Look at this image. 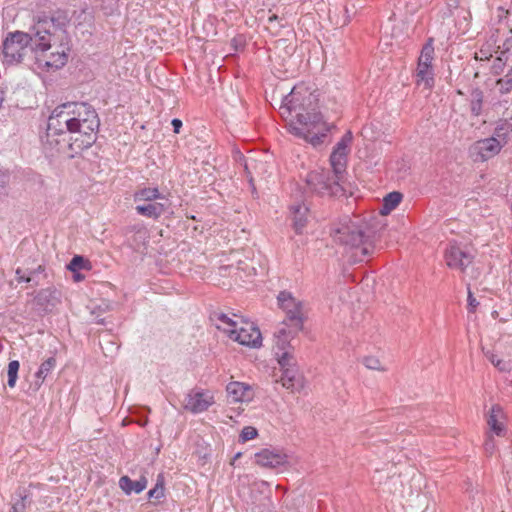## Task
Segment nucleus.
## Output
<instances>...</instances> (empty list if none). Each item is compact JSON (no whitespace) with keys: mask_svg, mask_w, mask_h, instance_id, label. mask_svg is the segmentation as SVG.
Here are the masks:
<instances>
[{"mask_svg":"<svg viewBox=\"0 0 512 512\" xmlns=\"http://www.w3.org/2000/svg\"><path fill=\"white\" fill-rule=\"evenodd\" d=\"M75 279L80 280V279H82V277L78 274V275H75Z\"/></svg>","mask_w":512,"mask_h":512,"instance_id":"obj_48","label":"nucleus"},{"mask_svg":"<svg viewBox=\"0 0 512 512\" xmlns=\"http://www.w3.org/2000/svg\"><path fill=\"white\" fill-rule=\"evenodd\" d=\"M492 137L503 147L512 137V124L507 121L499 124Z\"/></svg>","mask_w":512,"mask_h":512,"instance_id":"obj_24","label":"nucleus"},{"mask_svg":"<svg viewBox=\"0 0 512 512\" xmlns=\"http://www.w3.org/2000/svg\"><path fill=\"white\" fill-rule=\"evenodd\" d=\"M494 436L490 433H486V439L484 442L485 452L492 455L496 450V443L494 441Z\"/></svg>","mask_w":512,"mask_h":512,"instance_id":"obj_36","label":"nucleus"},{"mask_svg":"<svg viewBox=\"0 0 512 512\" xmlns=\"http://www.w3.org/2000/svg\"><path fill=\"white\" fill-rule=\"evenodd\" d=\"M26 497H22L16 503H14L10 509V512H24L26 509Z\"/></svg>","mask_w":512,"mask_h":512,"instance_id":"obj_41","label":"nucleus"},{"mask_svg":"<svg viewBox=\"0 0 512 512\" xmlns=\"http://www.w3.org/2000/svg\"><path fill=\"white\" fill-rule=\"evenodd\" d=\"M482 109V98H477L476 100L471 102V111L475 116L481 114Z\"/></svg>","mask_w":512,"mask_h":512,"instance_id":"obj_42","label":"nucleus"},{"mask_svg":"<svg viewBox=\"0 0 512 512\" xmlns=\"http://www.w3.org/2000/svg\"><path fill=\"white\" fill-rule=\"evenodd\" d=\"M67 143L68 139L66 133H62L54 129L51 130L50 125H48L46 134L42 138L43 150L48 156L54 157L61 153L65 149Z\"/></svg>","mask_w":512,"mask_h":512,"instance_id":"obj_15","label":"nucleus"},{"mask_svg":"<svg viewBox=\"0 0 512 512\" xmlns=\"http://www.w3.org/2000/svg\"><path fill=\"white\" fill-rule=\"evenodd\" d=\"M56 365V359L54 357H50L47 360H45L39 367L38 371L36 372V378L40 380L36 384L40 386L42 382L45 380V378L48 376V374L53 370V368Z\"/></svg>","mask_w":512,"mask_h":512,"instance_id":"obj_27","label":"nucleus"},{"mask_svg":"<svg viewBox=\"0 0 512 512\" xmlns=\"http://www.w3.org/2000/svg\"><path fill=\"white\" fill-rule=\"evenodd\" d=\"M348 149L345 141H339L330 155V165L333 175L340 181L343 180L347 168Z\"/></svg>","mask_w":512,"mask_h":512,"instance_id":"obj_16","label":"nucleus"},{"mask_svg":"<svg viewBox=\"0 0 512 512\" xmlns=\"http://www.w3.org/2000/svg\"><path fill=\"white\" fill-rule=\"evenodd\" d=\"M214 403V396L210 391L193 389L185 398L184 409L198 414L207 411Z\"/></svg>","mask_w":512,"mask_h":512,"instance_id":"obj_13","label":"nucleus"},{"mask_svg":"<svg viewBox=\"0 0 512 512\" xmlns=\"http://www.w3.org/2000/svg\"><path fill=\"white\" fill-rule=\"evenodd\" d=\"M72 112L75 118V133L78 136L70 138L68 148L71 152L78 153L91 147L95 142L100 121L95 109L86 102H72Z\"/></svg>","mask_w":512,"mask_h":512,"instance_id":"obj_5","label":"nucleus"},{"mask_svg":"<svg viewBox=\"0 0 512 512\" xmlns=\"http://www.w3.org/2000/svg\"><path fill=\"white\" fill-rule=\"evenodd\" d=\"M363 364L371 370L384 371L385 369L382 367L380 360L374 356H367L363 359Z\"/></svg>","mask_w":512,"mask_h":512,"instance_id":"obj_34","label":"nucleus"},{"mask_svg":"<svg viewBox=\"0 0 512 512\" xmlns=\"http://www.w3.org/2000/svg\"><path fill=\"white\" fill-rule=\"evenodd\" d=\"M227 396L230 402H248L253 398V390L249 384L233 381L226 386Z\"/></svg>","mask_w":512,"mask_h":512,"instance_id":"obj_19","label":"nucleus"},{"mask_svg":"<svg viewBox=\"0 0 512 512\" xmlns=\"http://www.w3.org/2000/svg\"><path fill=\"white\" fill-rule=\"evenodd\" d=\"M434 56V39L428 38L420 51L414 72L417 87L424 90H430L435 84Z\"/></svg>","mask_w":512,"mask_h":512,"instance_id":"obj_8","label":"nucleus"},{"mask_svg":"<svg viewBox=\"0 0 512 512\" xmlns=\"http://www.w3.org/2000/svg\"><path fill=\"white\" fill-rule=\"evenodd\" d=\"M467 301H468V309H469V312H475L476 308L478 307L479 305V302L476 300V298L473 296V293L471 292L470 289H468V297H467Z\"/></svg>","mask_w":512,"mask_h":512,"instance_id":"obj_40","label":"nucleus"},{"mask_svg":"<svg viewBox=\"0 0 512 512\" xmlns=\"http://www.w3.org/2000/svg\"><path fill=\"white\" fill-rule=\"evenodd\" d=\"M352 140V133L350 131H348L340 141H345L346 143V147L348 148V142H350Z\"/></svg>","mask_w":512,"mask_h":512,"instance_id":"obj_45","label":"nucleus"},{"mask_svg":"<svg viewBox=\"0 0 512 512\" xmlns=\"http://www.w3.org/2000/svg\"><path fill=\"white\" fill-rule=\"evenodd\" d=\"M274 107L278 105L281 117L287 121L288 130L294 136L301 138L317 147L323 144L338 120L341 110L335 98H328L325 104L319 105V98H273Z\"/></svg>","mask_w":512,"mask_h":512,"instance_id":"obj_1","label":"nucleus"},{"mask_svg":"<svg viewBox=\"0 0 512 512\" xmlns=\"http://www.w3.org/2000/svg\"><path fill=\"white\" fill-rule=\"evenodd\" d=\"M33 52L34 46V23L29 32L16 30L8 32L2 43L3 60L7 64H20L27 55L28 47Z\"/></svg>","mask_w":512,"mask_h":512,"instance_id":"obj_7","label":"nucleus"},{"mask_svg":"<svg viewBox=\"0 0 512 512\" xmlns=\"http://www.w3.org/2000/svg\"><path fill=\"white\" fill-rule=\"evenodd\" d=\"M68 25V14L61 10L50 16L34 17L33 55L41 71L54 72L68 63L72 51Z\"/></svg>","mask_w":512,"mask_h":512,"instance_id":"obj_2","label":"nucleus"},{"mask_svg":"<svg viewBox=\"0 0 512 512\" xmlns=\"http://www.w3.org/2000/svg\"><path fill=\"white\" fill-rule=\"evenodd\" d=\"M277 20H278V16L272 15L269 17L268 22H269V24H274V22H276Z\"/></svg>","mask_w":512,"mask_h":512,"instance_id":"obj_46","label":"nucleus"},{"mask_svg":"<svg viewBox=\"0 0 512 512\" xmlns=\"http://www.w3.org/2000/svg\"><path fill=\"white\" fill-rule=\"evenodd\" d=\"M233 319L225 314H221L218 319L221 323L220 329L228 337L240 343L241 345L257 348L262 344V336L259 328L254 323L244 320L242 317L233 315Z\"/></svg>","mask_w":512,"mask_h":512,"instance_id":"obj_6","label":"nucleus"},{"mask_svg":"<svg viewBox=\"0 0 512 512\" xmlns=\"http://www.w3.org/2000/svg\"><path fill=\"white\" fill-rule=\"evenodd\" d=\"M306 93L311 95L313 91H311L305 84L302 83L294 86L288 96H302Z\"/></svg>","mask_w":512,"mask_h":512,"instance_id":"obj_37","label":"nucleus"},{"mask_svg":"<svg viewBox=\"0 0 512 512\" xmlns=\"http://www.w3.org/2000/svg\"><path fill=\"white\" fill-rule=\"evenodd\" d=\"M285 350L286 348L278 359L283 370L280 382L284 388L292 393L300 392L304 388V378L299 374L295 365L291 363L293 356Z\"/></svg>","mask_w":512,"mask_h":512,"instance_id":"obj_10","label":"nucleus"},{"mask_svg":"<svg viewBox=\"0 0 512 512\" xmlns=\"http://www.w3.org/2000/svg\"><path fill=\"white\" fill-rule=\"evenodd\" d=\"M255 463L267 469H277L288 465V455L278 448H263L254 455Z\"/></svg>","mask_w":512,"mask_h":512,"instance_id":"obj_12","label":"nucleus"},{"mask_svg":"<svg viewBox=\"0 0 512 512\" xmlns=\"http://www.w3.org/2000/svg\"><path fill=\"white\" fill-rule=\"evenodd\" d=\"M340 182L326 169L310 171L305 179L307 190L312 194L321 196L336 195L341 190Z\"/></svg>","mask_w":512,"mask_h":512,"instance_id":"obj_9","label":"nucleus"},{"mask_svg":"<svg viewBox=\"0 0 512 512\" xmlns=\"http://www.w3.org/2000/svg\"><path fill=\"white\" fill-rule=\"evenodd\" d=\"M485 357L491 362V364L497 368L500 372L510 371V365L507 361L499 358L493 350H487L484 352Z\"/></svg>","mask_w":512,"mask_h":512,"instance_id":"obj_28","label":"nucleus"},{"mask_svg":"<svg viewBox=\"0 0 512 512\" xmlns=\"http://www.w3.org/2000/svg\"><path fill=\"white\" fill-rule=\"evenodd\" d=\"M119 486L128 495L132 492L140 493L146 488L147 479L141 477L139 480L133 481L128 476H122L119 479Z\"/></svg>","mask_w":512,"mask_h":512,"instance_id":"obj_22","label":"nucleus"},{"mask_svg":"<svg viewBox=\"0 0 512 512\" xmlns=\"http://www.w3.org/2000/svg\"><path fill=\"white\" fill-rule=\"evenodd\" d=\"M44 272V267L42 265H38L36 268L34 269H29V276H31L33 278V276L37 273H42Z\"/></svg>","mask_w":512,"mask_h":512,"instance_id":"obj_44","label":"nucleus"},{"mask_svg":"<svg viewBox=\"0 0 512 512\" xmlns=\"http://www.w3.org/2000/svg\"><path fill=\"white\" fill-rule=\"evenodd\" d=\"M9 180H10L9 172L6 170L0 169V196L6 194Z\"/></svg>","mask_w":512,"mask_h":512,"instance_id":"obj_35","label":"nucleus"},{"mask_svg":"<svg viewBox=\"0 0 512 512\" xmlns=\"http://www.w3.org/2000/svg\"><path fill=\"white\" fill-rule=\"evenodd\" d=\"M277 301L279 308L285 313V319L275 333L276 344L281 350H284L298 332L303 329L306 310L304 303L288 291H281L277 296Z\"/></svg>","mask_w":512,"mask_h":512,"instance_id":"obj_4","label":"nucleus"},{"mask_svg":"<svg viewBox=\"0 0 512 512\" xmlns=\"http://www.w3.org/2000/svg\"><path fill=\"white\" fill-rule=\"evenodd\" d=\"M501 149L502 146L493 137L478 140L472 146V152L476 154L481 161H486L496 156Z\"/></svg>","mask_w":512,"mask_h":512,"instance_id":"obj_18","label":"nucleus"},{"mask_svg":"<svg viewBox=\"0 0 512 512\" xmlns=\"http://www.w3.org/2000/svg\"><path fill=\"white\" fill-rule=\"evenodd\" d=\"M492 57V53L489 49L481 48L479 52L475 53V59L479 61H488Z\"/></svg>","mask_w":512,"mask_h":512,"instance_id":"obj_39","label":"nucleus"},{"mask_svg":"<svg viewBox=\"0 0 512 512\" xmlns=\"http://www.w3.org/2000/svg\"><path fill=\"white\" fill-rule=\"evenodd\" d=\"M148 497L150 500H160L164 497V484L162 480L158 479L155 487L148 492Z\"/></svg>","mask_w":512,"mask_h":512,"instance_id":"obj_32","label":"nucleus"},{"mask_svg":"<svg viewBox=\"0 0 512 512\" xmlns=\"http://www.w3.org/2000/svg\"><path fill=\"white\" fill-rule=\"evenodd\" d=\"M258 436V431L256 428L252 426H245L240 434V441L247 442L249 440L255 439Z\"/></svg>","mask_w":512,"mask_h":512,"instance_id":"obj_33","label":"nucleus"},{"mask_svg":"<svg viewBox=\"0 0 512 512\" xmlns=\"http://www.w3.org/2000/svg\"><path fill=\"white\" fill-rule=\"evenodd\" d=\"M402 201V194L400 192L394 191L387 194L383 199V205L380 210L382 215L389 214L392 210H394Z\"/></svg>","mask_w":512,"mask_h":512,"instance_id":"obj_25","label":"nucleus"},{"mask_svg":"<svg viewBox=\"0 0 512 512\" xmlns=\"http://www.w3.org/2000/svg\"><path fill=\"white\" fill-rule=\"evenodd\" d=\"M445 261L450 268L463 272L471 264L472 256L463 251L459 246L451 245L445 251Z\"/></svg>","mask_w":512,"mask_h":512,"instance_id":"obj_17","label":"nucleus"},{"mask_svg":"<svg viewBox=\"0 0 512 512\" xmlns=\"http://www.w3.org/2000/svg\"><path fill=\"white\" fill-rule=\"evenodd\" d=\"M506 63H510L512 68V51L510 50L502 51L500 55L494 59L492 71L495 74L501 73Z\"/></svg>","mask_w":512,"mask_h":512,"instance_id":"obj_26","label":"nucleus"},{"mask_svg":"<svg viewBox=\"0 0 512 512\" xmlns=\"http://www.w3.org/2000/svg\"><path fill=\"white\" fill-rule=\"evenodd\" d=\"M245 170H246L247 174H250V172H249V165L247 163L245 164Z\"/></svg>","mask_w":512,"mask_h":512,"instance_id":"obj_47","label":"nucleus"},{"mask_svg":"<svg viewBox=\"0 0 512 512\" xmlns=\"http://www.w3.org/2000/svg\"><path fill=\"white\" fill-rule=\"evenodd\" d=\"M67 268L72 272H77L79 270H90L91 264H90L89 260L85 259L83 256L75 255L71 259Z\"/></svg>","mask_w":512,"mask_h":512,"instance_id":"obj_29","label":"nucleus"},{"mask_svg":"<svg viewBox=\"0 0 512 512\" xmlns=\"http://www.w3.org/2000/svg\"><path fill=\"white\" fill-rule=\"evenodd\" d=\"M16 280L20 282H30L32 277L29 276V269L23 270L22 268L16 269Z\"/></svg>","mask_w":512,"mask_h":512,"instance_id":"obj_38","label":"nucleus"},{"mask_svg":"<svg viewBox=\"0 0 512 512\" xmlns=\"http://www.w3.org/2000/svg\"><path fill=\"white\" fill-rule=\"evenodd\" d=\"M486 423L488 427L486 433H490L497 437L507 436V415L499 404L492 405L486 417Z\"/></svg>","mask_w":512,"mask_h":512,"instance_id":"obj_14","label":"nucleus"},{"mask_svg":"<svg viewBox=\"0 0 512 512\" xmlns=\"http://www.w3.org/2000/svg\"><path fill=\"white\" fill-rule=\"evenodd\" d=\"M333 237L353 253L356 261H363L375 250L376 231L362 220L341 224Z\"/></svg>","mask_w":512,"mask_h":512,"instance_id":"obj_3","label":"nucleus"},{"mask_svg":"<svg viewBox=\"0 0 512 512\" xmlns=\"http://www.w3.org/2000/svg\"><path fill=\"white\" fill-rule=\"evenodd\" d=\"M496 86L498 88V92L504 94L509 93L512 90V68L505 75L504 78L499 79L496 82Z\"/></svg>","mask_w":512,"mask_h":512,"instance_id":"obj_31","label":"nucleus"},{"mask_svg":"<svg viewBox=\"0 0 512 512\" xmlns=\"http://www.w3.org/2000/svg\"><path fill=\"white\" fill-rule=\"evenodd\" d=\"M166 209L167 207L164 203L157 201L139 203L135 206L137 214L154 220L161 217L165 213Z\"/></svg>","mask_w":512,"mask_h":512,"instance_id":"obj_20","label":"nucleus"},{"mask_svg":"<svg viewBox=\"0 0 512 512\" xmlns=\"http://www.w3.org/2000/svg\"><path fill=\"white\" fill-rule=\"evenodd\" d=\"M74 113L72 112V102H67L57 106L51 113L48 125L51 130H57L62 133L70 132L75 134Z\"/></svg>","mask_w":512,"mask_h":512,"instance_id":"obj_11","label":"nucleus"},{"mask_svg":"<svg viewBox=\"0 0 512 512\" xmlns=\"http://www.w3.org/2000/svg\"><path fill=\"white\" fill-rule=\"evenodd\" d=\"M173 126L174 133L178 134L180 132V128L182 127V121L180 119H173L171 122Z\"/></svg>","mask_w":512,"mask_h":512,"instance_id":"obj_43","label":"nucleus"},{"mask_svg":"<svg viewBox=\"0 0 512 512\" xmlns=\"http://www.w3.org/2000/svg\"><path fill=\"white\" fill-rule=\"evenodd\" d=\"M293 214V227L297 234L302 233V230L307 223L308 208L305 205H296L291 207Z\"/></svg>","mask_w":512,"mask_h":512,"instance_id":"obj_23","label":"nucleus"},{"mask_svg":"<svg viewBox=\"0 0 512 512\" xmlns=\"http://www.w3.org/2000/svg\"><path fill=\"white\" fill-rule=\"evenodd\" d=\"M19 367H20V364H19V361H17V360H12L8 364L7 374H8V386L10 388L15 387V385H16Z\"/></svg>","mask_w":512,"mask_h":512,"instance_id":"obj_30","label":"nucleus"},{"mask_svg":"<svg viewBox=\"0 0 512 512\" xmlns=\"http://www.w3.org/2000/svg\"><path fill=\"white\" fill-rule=\"evenodd\" d=\"M164 199L157 187H139L133 193V201L136 204Z\"/></svg>","mask_w":512,"mask_h":512,"instance_id":"obj_21","label":"nucleus"}]
</instances>
